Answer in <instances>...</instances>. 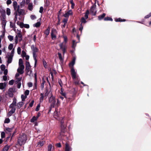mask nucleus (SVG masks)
I'll list each match as a JSON object with an SVG mask.
<instances>
[{
	"instance_id": "27",
	"label": "nucleus",
	"mask_w": 151,
	"mask_h": 151,
	"mask_svg": "<svg viewBox=\"0 0 151 151\" xmlns=\"http://www.w3.org/2000/svg\"><path fill=\"white\" fill-rule=\"evenodd\" d=\"M44 143L43 141H40L37 143V145L39 147H42L44 145Z\"/></svg>"
},
{
	"instance_id": "57",
	"label": "nucleus",
	"mask_w": 151,
	"mask_h": 151,
	"mask_svg": "<svg viewBox=\"0 0 151 151\" xmlns=\"http://www.w3.org/2000/svg\"><path fill=\"white\" fill-rule=\"evenodd\" d=\"M76 41L75 40H73L72 41V47L73 48H74L76 46V45H75V43Z\"/></svg>"
},
{
	"instance_id": "14",
	"label": "nucleus",
	"mask_w": 151,
	"mask_h": 151,
	"mask_svg": "<svg viewBox=\"0 0 151 151\" xmlns=\"http://www.w3.org/2000/svg\"><path fill=\"white\" fill-rule=\"evenodd\" d=\"M24 103L22 101H21L18 103L17 104V108L20 109L24 104Z\"/></svg>"
},
{
	"instance_id": "55",
	"label": "nucleus",
	"mask_w": 151,
	"mask_h": 151,
	"mask_svg": "<svg viewBox=\"0 0 151 151\" xmlns=\"http://www.w3.org/2000/svg\"><path fill=\"white\" fill-rule=\"evenodd\" d=\"M8 95H9V96L10 97H13V95H14V94L13 93H11L9 92H8Z\"/></svg>"
},
{
	"instance_id": "37",
	"label": "nucleus",
	"mask_w": 151,
	"mask_h": 151,
	"mask_svg": "<svg viewBox=\"0 0 151 151\" xmlns=\"http://www.w3.org/2000/svg\"><path fill=\"white\" fill-rule=\"evenodd\" d=\"M10 27L13 28H15V27L14 23H13L12 22H10Z\"/></svg>"
},
{
	"instance_id": "31",
	"label": "nucleus",
	"mask_w": 151,
	"mask_h": 151,
	"mask_svg": "<svg viewBox=\"0 0 151 151\" xmlns=\"http://www.w3.org/2000/svg\"><path fill=\"white\" fill-rule=\"evenodd\" d=\"M40 102H42L43 100L44 94L43 93H41L40 94Z\"/></svg>"
},
{
	"instance_id": "25",
	"label": "nucleus",
	"mask_w": 151,
	"mask_h": 151,
	"mask_svg": "<svg viewBox=\"0 0 151 151\" xmlns=\"http://www.w3.org/2000/svg\"><path fill=\"white\" fill-rule=\"evenodd\" d=\"M42 83H41V90H43L44 87V84L45 83V81L44 79L43 78L42 79Z\"/></svg>"
},
{
	"instance_id": "40",
	"label": "nucleus",
	"mask_w": 151,
	"mask_h": 151,
	"mask_svg": "<svg viewBox=\"0 0 151 151\" xmlns=\"http://www.w3.org/2000/svg\"><path fill=\"white\" fill-rule=\"evenodd\" d=\"M40 25V23L39 22H37L35 24H34V25H35V27H39Z\"/></svg>"
},
{
	"instance_id": "32",
	"label": "nucleus",
	"mask_w": 151,
	"mask_h": 151,
	"mask_svg": "<svg viewBox=\"0 0 151 151\" xmlns=\"http://www.w3.org/2000/svg\"><path fill=\"white\" fill-rule=\"evenodd\" d=\"M13 6L14 7V9L15 10H16V9L17 8V3L16 1H14L13 2Z\"/></svg>"
},
{
	"instance_id": "38",
	"label": "nucleus",
	"mask_w": 151,
	"mask_h": 151,
	"mask_svg": "<svg viewBox=\"0 0 151 151\" xmlns=\"http://www.w3.org/2000/svg\"><path fill=\"white\" fill-rule=\"evenodd\" d=\"M27 96H24L23 95H22L21 98L22 101H24L25 99L27 98Z\"/></svg>"
},
{
	"instance_id": "60",
	"label": "nucleus",
	"mask_w": 151,
	"mask_h": 151,
	"mask_svg": "<svg viewBox=\"0 0 151 151\" xmlns=\"http://www.w3.org/2000/svg\"><path fill=\"white\" fill-rule=\"evenodd\" d=\"M151 16V12L150 13L148 14L145 16V18L147 19L149 18Z\"/></svg>"
},
{
	"instance_id": "29",
	"label": "nucleus",
	"mask_w": 151,
	"mask_h": 151,
	"mask_svg": "<svg viewBox=\"0 0 151 151\" xmlns=\"http://www.w3.org/2000/svg\"><path fill=\"white\" fill-rule=\"evenodd\" d=\"M89 13V11L88 10H87L85 12V17L86 19H87L88 18V15Z\"/></svg>"
},
{
	"instance_id": "23",
	"label": "nucleus",
	"mask_w": 151,
	"mask_h": 151,
	"mask_svg": "<svg viewBox=\"0 0 151 151\" xmlns=\"http://www.w3.org/2000/svg\"><path fill=\"white\" fill-rule=\"evenodd\" d=\"M28 9L30 11H32L33 9L32 3H29L28 5Z\"/></svg>"
},
{
	"instance_id": "26",
	"label": "nucleus",
	"mask_w": 151,
	"mask_h": 151,
	"mask_svg": "<svg viewBox=\"0 0 151 151\" xmlns=\"http://www.w3.org/2000/svg\"><path fill=\"white\" fill-rule=\"evenodd\" d=\"M17 99L15 98L14 97L13 99V101L12 104H12V105H14L15 106H17Z\"/></svg>"
},
{
	"instance_id": "46",
	"label": "nucleus",
	"mask_w": 151,
	"mask_h": 151,
	"mask_svg": "<svg viewBox=\"0 0 151 151\" xmlns=\"http://www.w3.org/2000/svg\"><path fill=\"white\" fill-rule=\"evenodd\" d=\"M6 13L8 15H9L11 14L10 9L9 8L6 9Z\"/></svg>"
},
{
	"instance_id": "4",
	"label": "nucleus",
	"mask_w": 151,
	"mask_h": 151,
	"mask_svg": "<svg viewBox=\"0 0 151 151\" xmlns=\"http://www.w3.org/2000/svg\"><path fill=\"white\" fill-rule=\"evenodd\" d=\"M49 102L50 104L51 107H55V104L56 102L55 97L52 94L50 97Z\"/></svg>"
},
{
	"instance_id": "17",
	"label": "nucleus",
	"mask_w": 151,
	"mask_h": 151,
	"mask_svg": "<svg viewBox=\"0 0 151 151\" xmlns=\"http://www.w3.org/2000/svg\"><path fill=\"white\" fill-rule=\"evenodd\" d=\"M14 128V126L11 128H9V127H6L4 130V131L6 132V133H7V132H12V130Z\"/></svg>"
},
{
	"instance_id": "16",
	"label": "nucleus",
	"mask_w": 151,
	"mask_h": 151,
	"mask_svg": "<svg viewBox=\"0 0 151 151\" xmlns=\"http://www.w3.org/2000/svg\"><path fill=\"white\" fill-rule=\"evenodd\" d=\"M50 29V27H48L47 28V29H46L45 31L44 32V34H45V35L46 37H47L49 35Z\"/></svg>"
},
{
	"instance_id": "41",
	"label": "nucleus",
	"mask_w": 151,
	"mask_h": 151,
	"mask_svg": "<svg viewBox=\"0 0 151 151\" xmlns=\"http://www.w3.org/2000/svg\"><path fill=\"white\" fill-rule=\"evenodd\" d=\"M17 12L19 14V15H21L24 12V10L22 9H20L18 12Z\"/></svg>"
},
{
	"instance_id": "18",
	"label": "nucleus",
	"mask_w": 151,
	"mask_h": 151,
	"mask_svg": "<svg viewBox=\"0 0 151 151\" xmlns=\"http://www.w3.org/2000/svg\"><path fill=\"white\" fill-rule=\"evenodd\" d=\"M115 21L116 22H125L126 21V20L125 19H121V18H116L115 19Z\"/></svg>"
},
{
	"instance_id": "42",
	"label": "nucleus",
	"mask_w": 151,
	"mask_h": 151,
	"mask_svg": "<svg viewBox=\"0 0 151 151\" xmlns=\"http://www.w3.org/2000/svg\"><path fill=\"white\" fill-rule=\"evenodd\" d=\"M13 45L12 44H10V45H9V46H8V49L9 50H11L12 49H13Z\"/></svg>"
},
{
	"instance_id": "44",
	"label": "nucleus",
	"mask_w": 151,
	"mask_h": 151,
	"mask_svg": "<svg viewBox=\"0 0 151 151\" xmlns=\"http://www.w3.org/2000/svg\"><path fill=\"white\" fill-rule=\"evenodd\" d=\"M8 38L11 41H12L13 40V37L12 35H9L8 36Z\"/></svg>"
},
{
	"instance_id": "9",
	"label": "nucleus",
	"mask_w": 151,
	"mask_h": 151,
	"mask_svg": "<svg viewBox=\"0 0 151 151\" xmlns=\"http://www.w3.org/2000/svg\"><path fill=\"white\" fill-rule=\"evenodd\" d=\"M96 9V6L92 5L91 8V12L92 14L94 16H95L96 14V11H94Z\"/></svg>"
},
{
	"instance_id": "33",
	"label": "nucleus",
	"mask_w": 151,
	"mask_h": 151,
	"mask_svg": "<svg viewBox=\"0 0 151 151\" xmlns=\"http://www.w3.org/2000/svg\"><path fill=\"white\" fill-rule=\"evenodd\" d=\"M37 119L36 118V117L35 116L33 117L32 119L31 120V122H34L36 121L37 120Z\"/></svg>"
},
{
	"instance_id": "52",
	"label": "nucleus",
	"mask_w": 151,
	"mask_h": 151,
	"mask_svg": "<svg viewBox=\"0 0 151 151\" xmlns=\"http://www.w3.org/2000/svg\"><path fill=\"white\" fill-rule=\"evenodd\" d=\"M14 82V81L13 80H12L9 81V84L10 85H12Z\"/></svg>"
},
{
	"instance_id": "34",
	"label": "nucleus",
	"mask_w": 151,
	"mask_h": 151,
	"mask_svg": "<svg viewBox=\"0 0 151 151\" xmlns=\"http://www.w3.org/2000/svg\"><path fill=\"white\" fill-rule=\"evenodd\" d=\"M81 24H82V25L83 23H85L87 22L86 19H85V18L84 17H82L81 18Z\"/></svg>"
},
{
	"instance_id": "6",
	"label": "nucleus",
	"mask_w": 151,
	"mask_h": 151,
	"mask_svg": "<svg viewBox=\"0 0 151 151\" xmlns=\"http://www.w3.org/2000/svg\"><path fill=\"white\" fill-rule=\"evenodd\" d=\"M57 31L55 29H52L51 32V37L52 40H55L56 38V34L57 33Z\"/></svg>"
},
{
	"instance_id": "39",
	"label": "nucleus",
	"mask_w": 151,
	"mask_h": 151,
	"mask_svg": "<svg viewBox=\"0 0 151 151\" xmlns=\"http://www.w3.org/2000/svg\"><path fill=\"white\" fill-rule=\"evenodd\" d=\"M43 63L44 65V67L45 68H47V65L46 61L45 60H43Z\"/></svg>"
},
{
	"instance_id": "20",
	"label": "nucleus",
	"mask_w": 151,
	"mask_h": 151,
	"mask_svg": "<svg viewBox=\"0 0 151 151\" xmlns=\"http://www.w3.org/2000/svg\"><path fill=\"white\" fill-rule=\"evenodd\" d=\"M71 148L69 145L67 143L65 144V151H70Z\"/></svg>"
},
{
	"instance_id": "43",
	"label": "nucleus",
	"mask_w": 151,
	"mask_h": 151,
	"mask_svg": "<svg viewBox=\"0 0 151 151\" xmlns=\"http://www.w3.org/2000/svg\"><path fill=\"white\" fill-rule=\"evenodd\" d=\"M15 91V89H13V88H10L8 91V92H9L11 93H13Z\"/></svg>"
},
{
	"instance_id": "53",
	"label": "nucleus",
	"mask_w": 151,
	"mask_h": 151,
	"mask_svg": "<svg viewBox=\"0 0 151 151\" xmlns=\"http://www.w3.org/2000/svg\"><path fill=\"white\" fill-rule=\"evenodd\" d=\"M29 90H27L24 92L25 96H27L29 95Z\"/></svg>"
},
{
	"instance_id": "11",
	"label": "nucleus",
	"mask_w": 151,
	"mask_h": 151,
	"mask_svg": "<svg viewBox=\"0 0 151 151\" xmlns=\"http://www.w3.org/2000/svg\"><path fill=\"white\" fill-rule=\"evenodd\" d=\"M59 45L60 49L62 50L63 53L64 55L66 50L65 48L63 47V44L62 43L60 44Z\"/></svg>"
},
{
	"instance_id": "50",
	"label": "nucleus",
	"mask_w": 151,
	"mask_h": 151,
	"mask_svg": "<svg viewBox=\"0 0 151 151\" xmlns=\"http://www.w3.org/2000/svg\"><path fill=\"white\" fill-rule=\"evenodd\" d=\"M9 147L8 146H5L3 149V151H7L9 149Z\"/></svg>"
},
{
	"instance_id": "58",
	"label": "nucleus",
	"mask_w": 151,
	"mask_h": 151,
	"mask_svg": "<svg viewBox=\"0 0 151 151\" xmlns=\"http://www.w3.org/2000/svg\"><path fill=\"white\" fill-rule=\"evenodd\" d=\"M68 21V19L64 18L63 19V22L65 24H66L67 23Z\"/></svg>"
},
{
	"instance_id": "1",
	"label": "nucleus",
	"mask_w": 151,
	"mask_h": 151,
	"mask_svg": "<svg viewBox=\"0 0 151 151\" xmlns=\"http://www.w3.org/2000/svg\"><path fill=\"white\" fill-rule=\"evenodd\" d=\"M27 140V135L24 133H22L19 135L18 139L17 142L20 146L24 145Z\"/></svg>"
},
{
	"instance_id": "3",
	"label": "nucleus",
	"mask_w": 151,
	"mask_h": 151,
	"mask_svg": "<svg viewBox=\"0 0 151 151\" xmlns=\"http://www.w3.org/2000/svg\"><path fill=\"white\" fill-rule=\"evenodd\" d=\"M31 65L29 62L26 61V68L25 71L26 72V75H30L32 73V71L30 70Z\"/></svg>"
},
{
	"instance_id": "19",
	"label": "nucleus",
	"mask_w": 151,
	"mask_h": 151,
	"mask_svg": "<svg viewBox=\"0 0 151 151\" xmlns=\"http://www.w3.org/2000/svg\"><path fill=\"white\" fill-rule=\"evenodd\" d=\"M106 14L105 13H103L102 15H99L98 17V19L99 20H101L104 18Z\"/></svg>"
},
{
	"instance_id": "48",
	"label": "nucleus",
	"mask_w": 151,
	"mask_h": 151,
	"mask_svg": "<svg viewBox=\"0 0 151 151\" xmlns=\"http://www.w3.org/2000/svg\"><path fill=\"white\" fill-rule=\"evenodd\" d=\"M10 122V120L9 118H7L5 120L4 122L5 123H8Z\"/></svg>"
},
{
	"instance_id": "21",
	"label": "nucleus",
	"mask_w": 151,
	"mask_h": 151,
	"mask_svg": "<svg viewBox=\"0 0 151 151\" xmlns=\"http://www.w3.org/2000/svg\"><path fill=\"white\" fill-rule=\"evenodd\" d=\"M13 56H12L9 55V57L7 59V63L8 64L11 63L12 61Z\"/></svg>"
},
{
	"instance_id": "10",
	"label": "nucleus",
	"mask_w": 151,
	"mask_h": 151,
	"mask_svg": "<svg viewBox=\"0 0 151 151\" xmlns=\"http://www.w3.org/2000/svg\"><path fill=\"white\" fill-rule=\"evenodd\" d=\"M17 35L18 36V37L19 38V41L21 42L22 40V35L20 31H19L17 33Z\"/></svg>"
},
{
	"instance_id": "28",
	"label": "nucleus",
	"mask_w": 151,
	"mask_h": 151,
	"mask_svg": "<svg viewBox=\"0 0 151 151\" xmlns=\"http://www.w3.org/2000/svg\"><path fill=\"white\" fill-rule=\"evenodd\" d=\"M104 20L105 21H113V19L109 17H107L104 18Z\"/></svg>"
},
{
	"instance_id": "63",
	"label": "nucleus",
	"mask_w": 151,
	"mask_h": 151,
	"mask_svg": "<svg viewBox=\"0 0 151 151\" xmlns=\"http://www.w3.org/2000/svg\"><path fill=\"white\" fill-rule=\"evenodd\" d=\"M19 25L20 28H22L24 27V24L23 22H21L20 24H19Z\"/></svg>"
},
{
	"instance_id": "8",
	"label": "nucleus",
	"mask_w": 151,
	"mask_h": 151,
	"mask_svg": "<svg viewBox=\"0 0 151 151\" xmlns=\"http://www.w3.org/2000/svg\"><path fill=\"white\" fill-rule=\"evenodd\" d=\"M71 74L72 77L73 79H76V73L75 70L73 67L71 69Z\"/></svg>"
},
{
	"instance_id": "54",
	"label": "nucleus",
	"mask_w": 151,
	"mask_h": 151,
	"mask_svg": "<svg viewBox=\"0 0 151 151\" xmlns=\"http://www.w3.org/2000/svg\"><path fill=\"white\" fill-rule=\"evenodd\" d=\"M17 53L18 54H20L21 52V49L20 47H19L17 49Z\"/></svg>"
},
{
	"instance_id": "5",
	"label": "nucleus",
	"mask_w": 151,
	"mask_h": 151,
	"mask_svg": "<svg viewBox=\"0 0 151 151\" xmlns=\"http://www.w3.org/2000/svg\"><path fill=\"white\" fill-rule=\"evenodd\" d=\"M15 106L10 104L9 106V108H11V110L8 112V115L9 116H11L13 114H14L16 110Z\"/></svg>"
},
{
	"instance_id": "49",
	"label": "nucleus",
	"mask_w": 151,
	"mask_h": 151,
	"mask_svg": "<svg viewBox=\"0 0 151 151\" xmlns=\"http://www.w3.org/2000/svg\"><path fill=\"white\" fill-rule=\"evenodd\" d=\"M40 104H38L37 105L35 109V111H38L39 110V109H40Z\"/></svg>"
},
{
	"instance_id": "30",
	"label": "nucleus",
	"mask_w": 151,
	"mask_h": 151,
	"mask_svg": "<svg viewBox=\"0 0 151 151\" xmlns=\"http://www.w3.org/2000/svg\"><path fill=\"white\" fill-rule=\"evenodd\" d=\"M75 58H73L72 61L70 63L69 65L73 66L75 64Z\"/></svg>"
},
{
	"instance_id": "22",
	"label": "nucleus",
	"mask_w": 151,
	"mask_h": 151,
	"mask_svg": "<svg viewBox=\"0 0 151 151\" xmlns=\"http://www.w3.org/2000/svg\"><path fill=\"white\" fill-rule=\"evenodd\" d=\"M61 127V129L63 128H66L64 124V121L63 120V118H62L60 121Z\"/></svg>"
},
{
	"instance_id": "56",
	"label": "nucleus",
	"mask_w": 151,
	"mask_h": 151,
	"mask_svg": "<svg viewBox=\"0 0 151 151\" xmlns=\"http://www.w3.org/2000/svg\"><path fill=\"white\" fill-rule=\"evenodd\" d=\"M34 102V100H32L31 102L29 104V106H30V107H32L33 105Z\"/></svg>"
},
{
	"instance_id": "64",
	"label": "nucleus",
	"mask_w": 151,
	"mask_h": 151,
	"mask_svg": "<svg viewBox=\"0 0 151 151\" xmlns=\"http://www.w3.org/2000/svg\"><path fill=\"white\" fill-rule=\"evenodd\" d=\"M30 17L32 20H34L36 19V17L35 15H32L30 16Z\"/></svg>"
},
{
	"instance_id": "45",
	"label": "nucleus",
	"mask_w": 151,
	"mask_h": 151,
	"mask_svg": "<svg viewBox=\"0 0 151 151\" xmlns=\"http://www.w3.org/2000/svg\"><path fill=\"white\" fill-rule=\"evenodd\" d=\"M58 55L59 58V59L61 61L63 60V59L62 58L61 54L60 53L58 52Z\"/></svg>"
},
{
	"instance_id": "2",
	"label": "nucleus",
	"mask_w": 151,
	"mask_h": 151,
	"mask_svg": "<svg viewBox=\"0 0 151 151\" xmlns=\"http://www.w3.org/2000/svg\"><path fill=\"white\" fill-rule=\"evenodd\" d=\"M31 47L33 52V57L35 61L34 67H36L37 62L36 59L37 57V53L38 52L39 49L36 47H35L34 45H32Z\"/></svg>"
},
{
	"instance_id": "59",
	"label": "nucleus",
	"mask_w": 151,
	"mask_h": 151,
	"mask_svg": "<svg viewBox=\"0 0 151 151\" xmlns=\"http://www.w3.org/2000/svg\"><path fill=\"white\" fill-rule=\"evenodd\" d=\"M5 30H4V31L3 32L2 34L0 36V38H1V39L4 36L5 33Z\"/></svg>"
},
{
	"instance_id": "51",
	"label": "nucleus",
	"mask_w": 151,
	"mask_h": 151,
	"mask_svg": "<svg viewBox=\"0 0 151 151\" xmlns=\"http://www.w3.org/2000/svg\"><path fill=\"white\" fill-rule=\"evenodd\" d=\"M58 82L59 83V84L60 86V87H62V85H63V83L62 82V81L61 80V79H59Z\"/></svg>"
},
{
	"instance_id": "36",
	"label": "nucleus",
	"mask_w": 151,
	"mask_h": 151,
	"mask_svg": "<svg viewBox=\"0 0 151 151\" xmlns=\"http://www.w3.org/2000/svg\"><path fill=\"white\" fill-rule=\"evenodd\" d=\"M52 146L51 144H50L48 146L47 151H52Z\"/></svg>"
},
{
	"instance_id": "35",
	"label": "nucleus",
	"mask_w": 151,
	"mask_h": 151,
	"mask_svg": "<svg viewBox=\"0 0 151 151\" xmlns=\"http://www.w3.org/2000/svg\"><path fill=\"white\" fill-rule=\"evenodd\" d=\"M66 13L69 16L70 15H73V13L71 9L69 10Z\"/></svg>"
},
{
	"instance_id": "15",
	"label": "nucleus",
	"mask_w": 151,
	"mask_h": 151,
	"mask_svg": "<svg viewBox=\"0 0 151 151\" xmlns=\"http://www.w3.org/2000/svg\"><path fill=\"white\" fill-rule=\"evenodd\" d=\"M6 23V21L5 19H2V27L4 28V30H5V28Z\"/></svg>"
},
{
	"instance_id": "47",
	"label": "nucleus",
	"mask_w": 151,
	"mask_h": 151,
	"mask_svg": "<svg viewBox=\"0 0 151 151\" xmlns=\"http://www.w3.org/2000/svg\"><path fill=\"white\" fill-rule=\"evenodd\" d=\"M5 66L4 65H2L1 66V68L2 70L4 71L5 70Z\"/></svg>"
},
{
	"instance_id": "24",
	"label": "nucleus",
	"mask_w": 151,
	"mask_h": 151,
	"mask_svg": "<svg viewBox=\"0 0 151 151\" xmlns=\"http://www.w3.org/2000/svg\"><path fill=\"white\" fill-rule=\"evenodd\" d=\"M17 71L20 74H23L24 72L23 69L19 68L17 69Z\"/></svg>"
},
{
	"instance_id": "61",
	"label": "nucleus",
	"mask_w": 151,
	"mask_h": 151,
	"mask_svg": "<svg viewBox=\"0 0 151 151\" xmlns=\"http://www.w3.org/2000/svg\"><path fill=\"white\" fill-rule=\"evenodd\" d=\"M19 65H23V61L22 60V59H20L19 60Z\"/></svg>"
},
{
	"instance_id": "12",
	"label": "nucleus",
	"mask_w": 151,
	"mask_h": 151,
	"mask_svg": "<svg viewBox=\"0 0 151 151\" xmlns=\"http://www.w3.org/2000/svg\"><path fill=\"white\" fill-rule=\"evenodd\" d=\"M6 86V83L4 82V83H0V89L1 90H3L4 89Z\"/></svg>"
},
{
	"instance_id": "7",
	"label": "nucleus",
	"mask_w": 151,
	"mask_h": 151,
	"mask_svg": "<svg viewBox=\"0 0 151 151\" xmlns=\"http://www.w3.org/2000/svg\"><path fill=\"white\" fill-rule=\"evenodd\" d=\"M60 93L62 96H63L68 101H69L70 100L71 101H72L74 99V95H73V98H68L66 96V93L65 92H60Z\"/></svg>"
},
{
	"instance_id": "13",
	"label": "nucleus",
	"mask_w": 151,
	"mask_h": 151,
	"mask_svg": "<svg viewBox=\"0 0 151 151\" xmlns=\"http://www.w3.org/2000/svg\"><path fill=\"white\" fill-rule=\"evenodd\" d=\"M66 128L61 129V132H60V135L61 136H64L65 135V134L66 132Z\"/></svg>"
},
{
	"instance_id": "62",
	"label": "nucleus",
	"mask_w": 151,
	"mask_h": 151,
	"mask_svg": "<svg viewBox=\"0 0 151 151\" xmlns=\"http://www.w3.org/2000/svg\"><path fill=\"white\" fill-rule=\"evenodd\" d=\"M5 137V133L3 132L1 133V137L2 138H4Z\"/></svg>"
}]
</instances>
